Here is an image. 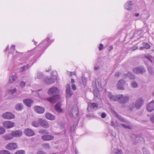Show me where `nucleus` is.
Returning <instances> with one entry per match:
<instances>
[{
    "label": "nucleus",
    "instance_id": "1",
    "mask_svg": "<svg viewBox=\"0 0 154 154\" xmlns=\"http://www.w3.org/2000/svg\"><path fill=\"white\" fill-rule=\"evenodd\" d=\"M144 101L142 97L139 98L137 99L135 103L130 104L129 109L131 110H134V109H140L143 105Z\"/></svg>",
    "mask_w": 154,
    "mask_h": 154
},
{
    "label": "nucleus",
    "instance_id": "2",
    "mask_svg": "<svg viewBox=\"0 0 154 154\" xmlns=\"http://www.w3.org/2000/svg\"><path fill=\"white\" fill-rule=\"evenodd\" d=\"M117 102L121 104H125L128 102L130 100V97L127 95H123L122 94H119Z\"/></svg>",
    "mask_w": 154,
    "mask_h": 154
},
{
    "label": "nucleus",
    "instance_id": "3",
    "mask_svg": "<svg viewBox=\"0 0 154 154\" xmlns=\"http://www.w3.org/2000/svg\"><path fill=\"white\" fill-rule=\"evenodd\" d=\"M48 93L51 95H59V90L58 88L54 87L50 89L48 91Z\"/></svg>",
    "mask_w": 154,
    "mask_h": 154
},
{
    "label": "nucleus",
    "instance_id": "4",
    "mask_svg": "<svg viewBox=\"0 0 154 154\" xmlns=\"http://www.w3.org/2000/svg\"><path fill=\"white\" fill-rule=\"evenodd\" d=\"M146 71L145 68L143 66L136 67L133 68V72L136 74H143Z\"/></svg>",
    "mask_w": 154,
    "mask_h": 154
},
{
    "label": "nucleus",
    "instance_id": "5",
    "mask_svg": "<svg viewBox=\"0 0 154 154\" xmlns=\"http://www.w3.org/2000/svg\"><path fill=\"white\" fill-rule=\"evenodd\" d=\"M79 113L78 108L77 105H74L72 108L71 111V113L73 117L74 118H76Z\"/></svg>",
    "mask_w": 154,
    "mask_h": 154
},
{
    "label": "nucleus",
    "instance_id": "6",
    "mask_svg": "<svg viewBox=\"0 0 154 154\" xmlns=\"http://www.w3.org/2000/svg\"><path fill=\"white\" fill-rule=\"evenodd\" d=\"M3 125L4 127L7 129L10 128L14 126V124L13 122L8 121L4 122Z\"/></svg>",
    "mask_w": 154,
    "mask_h": 154
},
{
    "label": "nucleus",
    "instance_id": "7",
    "mask_svg": "<svg viewBox=\"0 0 154 154\" xmlns=\"http://www.w3.org/2000/svg\"><path fill=\"white\" fill-rule=\"evenodd\" d=\"M39 123L40 125L45 128H47L49 127V125L47 121L42 119H38Z\"/></svg>",
    "mask_w": 154,
    "mask_h": 154
},
{
    "label": "nucleus",
    "instance_id": "8",
    "mask_svg": "<svg viewBox=\"0 0 154 154\" xmlns=\"http://www.w3.org/2000/svg\"><path fill=\"white\" fill-rule=\"evenodd\" d=\"M2 117L4 119H11L14 118V115L10 112H6L3 114Z\"/></svg>",
    "mask_w": 154,
    "mask_h": 154
},
{
    "label": "nucleus",
    "instance_id": "9",
    "mask_svg": "<svg viewBox=\"0 0 154 154\" xmlns=\"http://www.w3.org/2000/svg\"><path fill=\"white\" fill-rule=\"evenodd\" d=\"M66 97L68 98H70L73 94L70 89V85L67 84L66 85Z\"/></svg>",
    "mask_w": 154,
    "mask_h": 154
},
{
    "label": "nucleus",
    "instance_id": "10",
    "mask_svg": "<svg viewBox=\"0 0 154 154\" xmlns=\"http://www.w3.org/2000/svg\"><path fill=\"white\" fill-rule=\"evenodd\" d=\"M23 102L26 106L30 107L33 104L34 101L30 99H25L23 100Z\"/></svg>",
    "mask_w": 154,
    "mask_h": 154
},
{
    "label": "nucleus",
    "instance_id": "11",
    "mask_svg": "<svg viewBox=\"0 0 154 154\" xmlns=\"http://www.w3.org/2000/svg\"><path fill=\"white\" fill-rule=\"evenodd\" d=\"M59 95H56L53 96L51 97H48L47 99L51 103H55L59 100Z\"/></svg>",
    "mask_w": 154,
    "mask_h": 154
},
{
    "label": "nucleus",
    "instance_id": "12",
    "mask_svg": "<svg viewBox=\"0 0 154 154\" xmlns=\"http://www.w3.org/2000/svg\"><path fill=\"white\" fill-rule=\"evenodd\" d=\"M146 109L149 112H152L154 110V100L151 101L147 104Z\"/></svg>",
    "mask_w": 154,
    "mask_h": 154
},
{
    "label": "nucleus",
    "instance_id": "13",
    "mask_svg": "<svg viewBox=\"0 0 154 154\" xmlns=\"http://www.w3.org/2000/svg\"><path fill=\"white\" fill-rule=\"evenodd\" d=\"M24 132L26 135L28 136H32L35 134L34 131L32 130L29 128L25 129Z\"/></svg>",
    "mask_w": 154,
    "mask_h": 154
},
{
    "label": "nucleus",
    "instance_id": "14",
    "mask_svg": "<svg viewBox=\"0 0 154 154\" xmlns=\"http://www.w3.org/2000/svg\"><path fill=\"white\" fill-rule=\"evenodd\" d=\"M34 109L36 112L39 114L43 113L45 111L44 108L43 107L40 106H35L34 107Z\"/></svg>",
    "mask_w": 154,
    "mask_h": 154
},
{
    "label": "nucleus",
    "instance_id": "15",
    "mask_svg": "<svg viewBox=\"0 0 154 154\" xmlns=\"http://www.w3.org/2000/svg\"><path fill=\"white\" fill-rule=\"evenodd\" d=\"M119 94L112 95L111 93L109 92L108 94V96L111 100L113 101L117 102Z\"/></svg>",
    "mask_w": 154,
    "mask_h": 154
},
{
    "label": "nucleus",
    "instance_id": "16",
    "mask_svg": "<svg viewBox=\"0 0 154 154\" xmlns=\"http://www.w3.org/2000/svg\"><path fill=\"white\" fill-rule=\"evenodd\" d=\"M7 149L10 150H12L17 148V147L16 143H8L7 145Z\"/></svg>",
    "mask_w": 154,
    "mask_h": 154
},
{
    "label": "nucleus",
    "instance_id": "17",
    "mask_svg": "<svg viewBox=\"0 0 154 154\" xmlns=\"http://www.w3.org/2000/svg\"><path fill=\"white\" fill-rule=\"evenodd\" d=\"M133 4L132 2L128 1L124 5L125 10H131L133 9Z\"/></svg>",
    "mask_w": 154,
    "mask_h": 154
},
{
    "label": "nucleus",
    "instance_id": "18",
    "mask_svg": "<svg viewBox=\"0 0 154 154\" xmlns=\"http://www.w3.org/2000/svg\"><path fill=\"white\" fill-rule=\"evenodd\" d=\"M22 134V131L20 130L13 131L11 132V135L14 137H18Z\"/></svg>",
    "mask_w": 154,
    "mask_h": 154
},
{
    "label": "nucleus",
    "instance_id": "19",
    "mask_svg": "<svg viewBox=\"0 0 154 154\" xmlns=\"http://www.w3.org/2000/svg\"><path fill=\"white\" fill-rule=\"evenodd\" d=\"M125 83V82L123 80H119L117 83V85L118 88L119 89L121 90H124L125 88L123 86L124 85Z\"/></svg>",
    "mask_w": 154,
    "mask_h": 154
},
{
    "label": "nucleus",
    "instance_id": "20",
    "mask_svg": "<svg viewBox=\"0 0 154 154\" xmlns=\"http://www.w3.org/2000/svg\"><path fill=\"white\" fill-rule=\"evenodd\" d=\"M45 83L47 85H51L54 83L55 79L52 78H46L44 79Z\"/></svg>",
    "mask_w": 154,
    "mask_h": 154
},
{
    "label": "nucleus",
    "instance_id": "21",
    "mask_svg": "<svg viewBox=\"0 0 154 154\" xmlns=\"http://www.w3.org/2000/svg\"><path fill=\"white\" fill-rule=\"evenodd\" d=\"M54 138V136L50 135H45L42 137V140L46 141L52 140Z\"/></svg>",
    "mask_w": 154,
    "mask_h": 154
},
{
    "label": "nucleus",
    "instance_id": "22",
    "mask_svg": "<svg viewBox=\"0 0 154 154\" xmlns=\"http://www.w3.org/2000/svg\"><path fill=\"white\" fill-rule=\"evenodd\" d=\"M132 137L134 138V141L137 143L141 142L143 140V138L138 135H133Z\"/></svg>",
    "mask_w": 154,
    "mask_h": 154
},
{
    "label": "nucleus",
    "instance_id": "23",
    "mask_svg": "<svg viewBox=\"0 0 154 154\" xmlns=\"http://www.w3.org/2000/svg\"><path fill=\"white\" fill-rule=\"evenodd\" d=\"M44 77V75L40 71H38L37 73L36 74L35 76V79H42Z\"/></svg>",
    "mask_w": 154,
    "mask_h": 154
},
{
    "label": "nucleus",
    "instance_id": "24",
    "mask_svg": "<svg viewBox=\"0 0 154 154\" xmlns=\"http://www.w3.org/2000/svg\"><path fill=\"white\" fill-rule=\"evenodd\" d=\"M96 103H90L88 104L87 110L89 111H92V110L96 107Z\"/></svg>",
    "mask_w": 154,
    "mask_h": 154
},
{
    "label": "nucleus",
    "instance_id": "25",
    "mask_svg": "<svg viewBox=\"0 0 154 154\" xmlns=\"http://www.w3.org/2000/svg\"><path fill=\"white\" fill-rule=\"evenodd\" d=\"M61 102H59L57 103L55 105L54 108L55 110L58 112H61L62 110L61 108Z\"/></svg>",
    "mask_w": 154,
    "mask_h": 154
},
{
    "label": "nucleus",
    "instance_id": "26",
    "mask_svg": "<svg viewBox=\"0 0 154 154\" xmlns=\"http://www.w3.org/2000/svg\"><path fill=\"white\" fill-rule=\"evenodd\" d=\"M116 116L121 121L123 122H125L127 123L128 124H130V122L126 120L125 119L122 118L121 116L118 114L116 112H114Z\"/></svg>",
    "mask_w": 154,
    "mask_h": 154
},
{
    "label": "nucleus",
    "instance_id": "27",
    "mask_svg": "<svg viewBox=\"0 0 154 154\" xmlns=\"http://www.w3.org/2000/svg\"><path fill=\"white\" fill-rule=\"evenodd\" d=\"M46 118L48 119L53 120L55 119V116L50 113L48 112L45 115Z\"/></svg>",
    "mask_w": 154,
    "mask_h": 154
},
{
    "label": "nucleus",
    "instance_id": "28",
    "mask_svg": "<svg viewBox=\"0 0 154 154\" xmlns=\"http://www.w3.org/2000/svg\"><path fill=\"white\" fill-rule=\"evenodd\" d=\"M23 106L21 103H18L16 104L15 109L17 111H21L23 109Z\"/></svg>",
    "mask_w": 154,
    "mask_h": 154
},
{
    "label": "nucleus",
    "instance_id": "29",
    "mask_svg": "<svg viewBox=\"0 0 154 154\" xmlns=\"http://www.w3.org/2000/svg\"><path fill=\"white\" fill-rule=\"evenodd\" d=\"M125 75H126V77H128L131 79H134L135 78L134 75L131 72H129Z\"/></svg>",
    "mask_w": 154,
    "mask_h": 154
},
{
    "label": "nucleus",
    "instance_id": "30",
    "mask_svg": "<svg viewBox=\"0 0 154 154\" xmlns=\"http://www.w3.org/2000/svg\"><path fill=\"white\" fill-rule=\"evenodd\" d=\"M17 79V77L16 75L11 76L10 77L8 83L9 84H11L16 80Z\"/></svg>",
    "mask_w": 154,
    "mask_h": 154
},
{
    "label": "nucleus",
    "instance_id": "31",
    "mask_svg": "<svg viewBox=\"0 0 154 154\" xmlns=\"http://www.w3.org/2000/svg\"><path fill=\"white\" fill-rule=\"evenodd\" d=\"M29 69L28 66H24L21 67L20 69V71L21 72H23L25 71L26 69Z\"/></svg>",
    "mask_w": 154,
    "mask_h": 154
},
{
    "label": "nucleus",
    "instance_id": "32",
    "mask_svg": "<svg viewBox=\"0 0 154 154\" xmlns=\"http://www.w3.org/2000/svg\"><path fill=\"white\" fill-rule=\"evenodd\" d=\"M32 125L34 127H37L39 126V123L38 121H34L32 122Z\"/></svg>",
    "mask_w": 154,
    "mask_h": 154
},
{
    "label": "nucleus",
    "instance_id": "33",
    "mask_svg": "<svg viewBox=\"0 0 154 154\" xmlns=\"http://www.w3.org/2000/svg\"><path fill=\"white\" fill-rule=\"evenodd\" d=\"M143 45L145 48L148 49L150 47V45L148 43L143 42Z\"/></svg>",
    "mask_w": 154,
    "mask_h": 154
},
{
    "label": "nucleus",
    "instance_id": "34",
    "mask_svg": "<svg viewBox=\"0 0 154 154\" xmlns=\"http://www.w3.org/2000/svg\"><path fill=\"white\" fill-rule=\"evenodd\" d=\"M42 146L46 149H49L50 148V144L48 143H43L42 144Z\"/></svg>",
    "mask_w": 154,
    "mask_h": 154
},
{
    "label": "nucleus",
    "instance_id": "35",
    "mask_svg": "<svg viewBox=\"0 0 154 154\" xmlns=\"http://www.w3.org/2000/svg\"><path fill=\"white\" fill-rule=\"evenodd\" d=\"M97 89L98 91H102L103 90V88L102 87V85L101 84V82H98V88L97 87Z\"/></svg>",
    "mask_w": 154,
    "mask_h": 154
},
{
    "label": "nucleus",
    "instance_id": "36",
    "mask_svg": "<svg viewBox=\"0 0 154 154\" xmlns=\"http://www.w3.org/2000/svg\"><path fill=\"white\" fill-rule=\"evenodd\" d=\"M118 125L119 127H120L121 126H122L125 128H128L129 129H130L131 128V127L130 126H126L123 124H120V125Z\"/></svg>",
    "mask_w": 154,
    "mask_h": 154
},
{
    "label": "nucleus",
    "instance_id": "37",
    "mask_svg": "<svg viewBox=\"0 0 154 154\" xmlns=\"http://www.w3.org/2000/svg\"><path fill=\"white\" fill-rule=\"evenodd\" d=\"M5 132V129L2 127H0V134H3Z\"/></svg>",
    "mask_w": 154,
    "mask_h": 154
},
{
    "label": "nucleus",
    "instance_id": "38",
    "mask_svg": "<svg viewBox=\"0 0 154 154\" xmlns=\"http://www.w3.org/2000/svg\"><path fill=\"white\" fill-rule=\"evenodd\" d=\"M114 152L115 154H122V151L121 149H115Z\"/></svg>",
    "mask_w": 154,
    "mask_h": 154
},
{
    "label": "nucleus",
    "instance_id": "39",
    "mask_svg": "<svg viewBox=\"0 0 154 154\" xmlns=\"http://www.w3.org/2000/svg\"><path fill=\"white\" fill-rule=\"evenodd\" d=\"M15 154H25V152L23 150H20L17 151Z\"/></svg>",
    "mask_w": 154,
    "mask_h": 154
},
{
    "label": "nucleus",
    "instance_id": "40",
    "mask_svg": "<svg viewBox=\"0 0 154 154\" xmlns=\"http://www.w3.org/2000/svg\"><path fill=\"white\" fill-rule=\"evenodd\" d=\"M39 133L40 134H48V131L45 129H41L39 131Z\"/></svg>",
    "mask_w": 154,
    "mask_h": 154
},
{
    "label": "nucleus",
    "instance_id": "41",
    "mask_svg": "<svg viewBox=\"0 0 154 154\" xmlns=\"http://www.w3.org/2000/svg\"><path fill=\"white\" fill-rule=\"evenodd\" d=\"M143 154H150L148 149L146 148H143Z\"/></svg>",
    "mask_w": 154,
    "mask_h": 154
},
{
    "label": "nucleus",
    "instance_id": "42",
    "mask_svg": "<svg viewBox=\"0 0 154 154\" xmlns=\"http://www.w3.org/2000/svg\"><path fill=\"white\" fill-rule=\"evenodd\" d=\"M11 134H8L5 136V138L6 140H10L13 138Z\"/></svg>",
    "mask_w": 154,
    "mask_h": 154
},
{
    "label": "nucleus",
    "instance_id": "43",
    "mask_svg": "<svg viewBox=\"0 0 154 154\" xmlns=\"http://www.w3.org/2000/svg\"><path fill=\"white\" fill-rule=\"evenodd\" d=\"M131 85L134 88H137L138 86L137 83L135 81H133L131 82Z\"/></svg>",
    "mask_w": 154,
    "mask_h": 154
},
{
    "label": "nucleus",
    "instance_id": "44",
    "mask_svg": "<svg viewBox=\"0 0 154 154\" xmlns=\"http://www.w3.org/2000/svg\"><path fill=\"white\" fill-rule=\"evenodd\" d=\"M0 154H10V153L8 151L2 150L0 152Z\"/></svg>",
    "mask_w": 154,
    "mask_h": 154
},
{
    "label": "nucleus",
    "instance_id": "45",
    "mask_svg": "<svg viewBox=\"0 0 154 154\" xmlns=\"http://www.w3.org/2000/svg\"><path fill=\"white\" fill-rule=\"evenodd\" d=\"M150 119L152 123H154V113L150 116Z\"/></svg>",
    "mask_w": 154,
    "mask_h": 154
},
{
    "label": "nucleus",
    "instance_id": "46",
    "mask_svg": "<svg viewBox=\"0 0 154 154\" xmlns=\"http://www.w3.org/2000/svg\"><path fill=\"white\" fill-rule=\"evenodd\" d=\"M15 49V45H12L10 48V52H13L14 51Z\"/></svg>",
    "mask_w": 154,
    "mask_h": 154
},
{
    "label": "nucleus",
    "instance_id": "47",
    "mask_svg": "<svg viewBox=\"0 0 154 154\" xmlns=\"http://www.w3.org/2000/svg\"><path fill=\"white\" fill-rule=\"evenodd\" d=\"M16 88H15L13 90L10 89L8 90V92H9L11 93L12 94H13L15 93L16 91Z\"/></svg>",
    "mask_w": 154,
    "mask_h": 154
},
{
    "label": "nucleus",
    "instance_id": "48",
    "mask_svg": "<svg viewBox=\"0 0 154 154\" xmlns=\"http://www.w3.org/2000/svg\"><path fill=\"white\" fill-rule=\"evenodd\" d=\"M26 85V83L23 82H21L20 83V86L22 88H24Z\"/></svg>",
    "mask_w": 154,
    "mask_h": 154
},
{
    "label": "nucleus",
    "instance_id": "49",
    "mask_svg": "<svg viewBox=\"0 0 154 154\" xmlns=\"http://www.w3.org/2000/svg\"><path fill=\"white\" fill-rule=\"evenodd\" d=\"M103 45L102 44H100L99 46L98 47L99 50L100 51H101L103 49Z\"/></svg>",
    "mask_w": 154,
    "mask_h": 154
},
{
    "label": "nucleus",
    "instance_id": "50",
    "mask_svg": "<svg viewBox=\"0 0 154 154\" xmlns=\"http://www.w3.org/2000/svg\"><path fill=\"white\" fill-rule=\"evenodd\" d=\"M36 154H46V153L42 151H39L37 152Z\"/></svg>",
    "mask_w": 154,
    "mask_h": 154
},
{
    "label": "nucleus",
    "instance_id": "51",
    "mask_svg": "<svg viewBox=\"0 0 154 154\" xmlns=\"http://www.w3.org/2000/svg\"><path fill=\"white\" fill-rule=\"evenodd\" d=\"M106 116V115L105 112H102L101 115V117L102 118H105Z\"/></svg>",
    "mask_w": 154,
    "mask_h": 154
},
{
    "label": "nucleus",
    "instance_id": "52",
    "mask_svg": "<svg viewBox=\"0 0 154 154\" xmlns=\"http://www.w3.org/2000/svg\"><path fill=\"white\" fill-rule=\"evenodd\" d=\"M49 39L50 38L49 37H48L45 40L43 41V42H44L45 43H46L48 42V41L49 40Z\"/></svg>",
    "mask_w": 154,
    "mask_h": 154
},
{
    "label": "nucleus",
    "instance_id": "53",
    "mask_svg": "<svg viewBox=\"0 0 154 154\" xmlns=\"http://www.w3.org/2000/svg\"><path fill=\"white\" fill-rule=\"evenodd\" d=\"M72 88L74 90H75L76 89L75 85V84H72L71 85Z\"/></svg>",
    "mask_w": 154,
    "mask_h": 154
},
{
    "label": "nucleus",
    "instance_id": "54",
    "mask_svg": "<svg viewBox=\"0 0 154 154\" xmlns=\"http://www.w3.org/2000/svg\"><path fill=\"white\" fill-rule=\"evenodd\" d=\"M111 125L112 127H116V125H115V124L114 122L111 121Z\"/></svg>",
    "mask_w": 154,
    "mask_h": 154
},
{
    "label": "nucleus",
    "instance_id": "55",
    "mask_svg": "<svg viewBox=\"0 0 154 154\" xmlns=\"http://www.w3.org/2000/svg\"><path fill=\"white\" fill-rule=\"evenodd\" d=\"M98 103H97V104H100L101 103L102 100L100 98L98 99Z\"/></svg>",
    "mask_w": 154,
    "mask_h": 154
},
{
    "label": "nucleus",
    "instance_id": "56",
    "mask_svg": "<svg viewBox=\"0 0 154 154\" xmlns=\"http://www.w3.org/2000/svg\"><path fill=\"white\" fill-rule=\"evenodd\" d=\"M143 32V30L142 29L138 30L137 32V33L139 34H140Z\"/></svg>",
    "mask_w": 154,
    "mask_h": 154
},
{
    "label": "nucleus",
    "instance_id": "57",
    "mask_svg": "<svg viewBox=\"0 0 154 154\" xmlns=\"http://www.w3.org/2000/svg\"><path fill=\"white\" fill-rule=\"evenodd\" d=\"M148 70L149 72L152 73V68L151 67H149L148 68Z\"/></svg>",
    "mask_w": 154,
    "mask_h": 154
},
{
    "label": "nucleus",
    "instance_id": "58",
    "mask_svg": "<svg viewBox=\"0 0 154 154\" xmlns=\"http://www.w3.org/2000/svg\"><path fill=\"white\" fill-rule=\"evenodd\" d=\"M145 57L149 60H150V59H152V57L151 56H145Z\"/></svg>",
    "mask_w": 154,
    "mask_h": 154
},
{
    "label": "nucleus",
    "instance_id": "59",
    "mask_svg": "<svg viewBox=\"0 0 154 154\" xmlns=\"http://www.w3.org/2000/svg\"><path fill=\"white\" fill-rule=\"evenodd\" d=\"M138 48V47L137 46H135L133 47V48H132V50L134 51L135 50H136Z\"/></svg>",
    "mask_w": 154,
    "mask_h": 154
},
{
    "label": "nucleus",
    "instance_id": "60",
    "mask_svg": "<svg viewBox=\"0 0 154 154\" xmlns=\"http://www.w3.org/2000/svg\"><path fill=\"white\" fill-rule=\"evenodd\" d=\"M120 73L119 72H116L115 74V75L116 77H118L119 75H120Z\"/></svg>",
    "mask_w": 154,
    "mask_h": 154
},
{
    "label": "nucleus",
    "instance_id": "61",
    "mask_svg": "<svg viewBox=\"0 0 154 154\" xmlns=\"http://www.w3.org/2000/svg\"><path fill=\"white\" fill-rule=\"evenodd\" d=\"M73 72H69L68 74L69 76H71L72 75H73V74H72V73Z\"/></svg>",
    "mask_w": 154,
    "mask_h": 154
},
{
    "label": "nucleus",
    "instance_id": "62",
    "mask_svg": "<svg viewBox=\"0 0 154 154\" xmlns=\"http://www.w3.org/2000/svg\"><path fill=\"white\" fill-rule=\"evenodd\" d=\"M71 83H74L75 82L74 80L73 79H71Z\"/></svg>",
    "mask_w": 154,
    "mask_h": 154
},
{
    "label": "nucleus",
    "instance_id": "63",
    "mask_svg": "<svg viewBox=\"0 0 154 154\" xmlns=\"http://www.w3.org/2000/svg\"><path fill=\"white\" fill-rule=\"evenodd\" d=\"M139 15H140V14L139 13H135V16L136 17H138L139 16Z\"/></svg>",
    "mask_w": 154,
    "mask_h": 154
},
{
    "label": "nucleus",
    "instance_id": "64",
    "mask_svg": "<svg viewBox=\"0 0 154 154\" xmlns=\"http://www.w3.org/2000/svg\"><path fill=\"white\" fill-rule=\"evenodd\" d=\"M51 70V67H49V68L47 70L46 69V71L47 72H49V71H50Z\"/></svg>",
    "mask_w": 154,
    "mask_h": 154
}]
</instances>
